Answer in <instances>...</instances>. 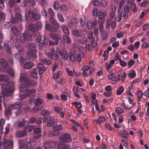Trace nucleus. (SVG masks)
Instances as JSON below:
<instances>
[{
	"instance_id": "38",
	"label": "nucleus",
	"mask_w": 149,
	"mask_h": 149,
	"mask_svg": "<svg viewBox=\"0 0 149 149\" xmlns=\"http://www.w3.org/2000/svg\"><path fill=\"white\" fill-rule=\"evenodd\" d=\"M43 107L41 106L40 107H38V106L35 105L31 109V111L34 113H37L40 110V109Z\"/></svg>"
},
{
	"instance_id": "8",
	"label": "nucleus",
	"mask_w": 149,
	"mask_h": 149,
	"mask_svg": "<svg viewBox=\"0 0 149 149\" xmlns=\"http://www.w3.org/2000/svg\"><path fill=\"white\" fill-rule=\"evenodd\" d=\"M57 143V141H46L44 143L43 147L47 149V148H50L54 147Z\"/></svg>"
},
{
	"instance_id": "45",
	"label": "nucleus",
	"mask_w": 149,
	"mask_h": 149,
	"mask_svg": "<svg viewBox=\"0 0 149 149\" xmlns=\"http://www.w3.org/2000/svg\"><path fill=\"white\" fill-rule=\"evenodd\" d=\"M11 22L13 24H17L18 23H20L21 21L18 20L15 17H12L11 19Z\"/></svg>"
},
{
	"instance_id": "60",
	"label": "nucleus",
	"mask_w": 149,
	"mask_h": 149,
	"mask_svg": "<svg viewBox=\"0 0 149 149\" xmlns=\"http://www.w3.org/2000/svg\"><path fill=\"white\" fill-rule=\"evenodd\" d=\"M131 8L133 12H135L137 10V8L135 4L131 3Z\"/></svg>"
},
{
	"instance_id": "62",
	"label": "nucleus",
	"mask_w": 149,
	"mask_h": 149,
	"mask_svg": "<svg viewBox=\"0 0 149 149\" xmlns=\"http://www.w3.org/2000/svg\"><path fill=\"white\" fill-rule=\"evenodd\" d=\"M49 111L47 110H43L41 111L42 115L44 116H47L49 114Z\"/></svg>"
},
{
	"instance_id": "10",
	"label": "nucleus",
	"mask_w": 149,
	"mask_h": 149,
	"mask_svg": "<svg viewBox=\"0 0 149 149\" xmlns=\"http://www.w3.org/2000/svg\"><path fill=\"white\" fill-rule=\"evenodd\" d=\"M43 122L46 120H47L46 125L48 127H51L54 125L55 123V120L54 119L52 118H49L47 119V118L45 117L44 118H43Z\"/></svg>"
},
{
	"instance_id": "55",
	"label": "nucleus",
	"mask_w": 149,
	"mask_h": 149,
	"mask_svg": "<svg viewBox=\"0 0 149 149\" xmlns=\"http://www.w3.org/2000/svg\"><path fill=\"white\" fill-rule=\"evenodd\" d=\"M62 72L61 71H59L58 72L53 75V77L54 79H56L58 78Z\"/></svg>"
},
{
	"instance_id": "26",
	"label": "nucleus",
	"mask_w": 149,
	"mask_h": 149,
	"mask_svg": "<svg viewBox=\"0 0 149 149\" xmlns=\"http://www.w3.org/2000/svg\"><path fill=\"white\" fill-rule=\"evenodd\" d=\"M22 106V104L20 102H16L11 105V108L12 109H18L20 108Z\"/></svg>"
},
{
	"instance_id": "40",
	"label": "nucleus",
	"mask_w": 149,
	"mask_h": 149,
	"mask_svg": "<svg viewBox=\"0 0 149 149\" xmlns=\"http://www.w3.org/2000/svg\"><path fill=\"white\" fill-rule=\"evenodd\" d=\"M41 62L44 64L47 65H50L51 62L49 59L47 58H44L41 60Z\"/></svg>"
},
{
	"instance_id": "17",
	"label": "nucleus",
	"mask_w": 149,
	"mask_h": 149,
	"mask_svg": "<svg viewBox=\"0 0 149 149\" xmlns=\"http://www.w3.org/2000/svg\"><path fill=\"white\" fill-rule=\"evenodd\" d=\"M59 53L61 57L62 58L65 60H67L68 57V53L66 51L61 50L60 51L58 52Z\"/></svg>"
},
{
	"instance_id": "36",
	"label": "nucleus",
	"mask_w": 149,
	"mask_h": 149,
	"mask_svg": "<svg viewBox=\"0 0 149 149\" xmlns=\"http://www.w3.org/2000/svg\"><path fill=\"white\" fill-rule=\"evenodd\" d=\"M33 66V64L31 62H28L24 65V67L26 69L31 68Z\"/></svg>"
},
{
	"instance_id": "48",
	"label": "nucleus",
	"mask_w": 149,
	"mask_h": 149,
	"mask_svg": "<svg viewBox=\"0 0 149 149\" xmlns=\"http://www.w3.org/2000/svg\"><path fill=\"white\" fill-rule=\"evenodd\" d=\"M72 105H75V107L76 108L79 109L82 107V105L80 103L78 102H72Z\"/></svg>"
},
{
	"instance_id": "30",
	"label": "nucleus",
	"mask_w": 149,
	"mask_h": 149,
	"mask_svg": "<svg viewBox=\"0 0 149 149\" xmlns=\"http://www.w3.org/2000/svg\"><path fill=\"white\" fill-rule=\"evenodd\" d=\"M128 76L130 78L132 79L136 76V73L135 71L132 70L130 71L128 74Z\"/></svg>"
},
{
	"instance_id": "34",
	"label": "nucleus",
	"mask_w": 149,
	"mask_h": 149,
	"mask_svg": "<svg viewBox=\"0 0 149 149\" xmlns=\"http://www.w3.org/2000/svg\"><path fill=\"white\" fill-rule=\"evenodd\" d=\"M5 123V120L3 119H0V133H2L3 126Z\"/></svg>"
},
{
	"instance_id": "2",
	"label": "nucleus",
	"mask_w": 149,
	"mask_h": 149,
	"mask_svg": "<svg viewBox=\"0 0 149 149\" xmlns=\"http://www.w3.org/2000/svg\"><path fill=\"white\" fill-rule=\"evenodd\" d=\"M27 86H26L25 84L21 85L19 89L20 91L23 92L20 93L19 96L22 98H26L28 97H29L31 95L35 93L36 90L34 89L28 90Z\"/></svg>"
},
{
	"instance_id": "44",
	"label": "nucleus",
	"mask_w": 149,
	"mask_h": 149,
	"mask_svg": "<svg viewBox=\"0 0 149 149\" xmlns=\"http://www.w3.org/2000/svg\"><path fill=\"white\" fill-rule=\"evenodd\" d=\"M53 8L54 10H57L60 8L59 2L57 1H55L53 4Z\"/></svg>"
},
{
	"instance_id": "27",
	"label": "nucleus",
	"mask_w": 149,
	"mask_h": 149,
	"mask_svg": "<svg viewBox=\"0 0 149 149\" xmlns=\"http://www.w3.org/2000/svg\"><path fill=\"white\" fill-rule=\"evenodd\" d=\"M124 90V87L122 86H119L117 89L116 94L118 95H120L123 92Z\"/></svg>"
},
{
	"instance_id": "35",
	"label": "nucleus",
	"mask_w": 149,
	"mask_h": 149,
	"mask_svg": "<svg viewBox=\"0 0 149 149\" xmlns=\"http://www.w3.org/2000/svg\"><path fill=\"white\" fill-rule=\"evenodd\" d=\"M72 91L74 92V95L77 97L79 98V95L78 93V87L77 86L74 87L73 88Z\"/></svg>"
},
{
	"instance_id": "14",
	"label": "nucleus",
	"mask_w": 149,
	"mask_h": 149,
	"mask_svg": "<svg viewBox=\"0 0 149 149\" xmlns=\"http://www.w3.org/2000/svg\"><path fill=\"white\" fill-rule=\"evenodd\" d=\"M29 79L26 75L22 74L20 76L19 81L25 84L26 82Z\"/></svg>"
},
{
	"instance_id": "24",
	"label": "nucleus",
	"mask_w": 149,
	"mask_h": 149,
	"mask_svg": "<svg viewBox=\"0 0 149 149\" xmlns=\"http://www.w3.org/2000/svg\"><path fill=\"white\" fill-rule=\"evenodd\" d=\"M15 58L17 60H19L21 63H23L24 61V59L22 56V55L19 53H15Z\"/></svg>"
},
{
	"instance_id": "47",
	"label": "nucleus",
	"mask_w": 149,
	"mask_h": 149,
	"mask_svg": "<svg viewBox=\"0 0 149 149\" xmlns=\"http://www.w3.org/2000/svg\"><path fill=\"white\" fill-rule=\"evenodd\" d=\"M101 32V35L102 39L103 40L106 39L108 38L107 32L105 31H104Z\"/></svg>"
},
{
	"instance_id": "57",
	"label": "nucleus",
	"mask_w": 149,
	"mask_h": 149,
	"mask_svg": "<svg viewBox=\"0 0 149 149\" xmlns=\"http://www.w3.org/2000/svg\"><path fill=\"white\" fill-rule=\"evenodd\" d=\"M137 96L138 98H141L143 95L142 91L140 90H138L136 92Z\"/></svg>"
},
{
	"instance_id": "63",
	"label": "nucleus",
	"mask_w": 149,
	"mask_h": 149,
	"mask_svg": "<svg viewBox=\"0 0 149 149\" xmlns=\"http://www.w3.org/2000/svg\"><path fill=\"white\" fill-rule=\"evenodd\" d=\"M92 3L93 6H100V2L98 0L93 1Z\"/></svg>"
},
{
	"instance_id": "39",
	"label": "nucleus",
	"mask_w": 149,
	"mask_h": 149,
	"mask_svg": "<svg viewBox=\"0 0 149 149\" xmlns=\"http://www.w3.org/2000/svg\"><path fill=\"white\" fill-rule=\"evenodd\" d=\"M79 41L81 44H85L87 42L88 39L85 36H83L79 39Z\"/></svg>"
},
{
	"instance_id": "3",
	"label": "nucleus",
	"mask_w": 149,
	"mask_h": 149,
	"mask_svg": "<svg viewBox=\"0 0 149 149\" xmlns=\"http://www.w3.org/2000/svg\"><path fill=\"white\" fill-rule=\"evenodd\" d=\"M0 70L3 72H6L11 76H14L15 72L11 68H8L7 62L2 58H0Z\"/></svg>"
},
{
	"instance_id": "7",
	"label": "nucleus",
	"mask_w": 149,
	"mask_h": 149,
	"mask_svg": "<svg viewBox=\"0 0 149 149\" xmlns=\"http://www.w3.org/2000/svg\"><path fill=\"white\" fill-rule=\"evenodd\" d=\"M62 129V126L60 124L59 125H56L53 128V132L52 134L54 136H57L60 134V131Z\"/></svg>"
},
{
	"instance_id": "56",
	"label": "nucleus",
	"mask_w": 149,
	"mask_h": 149,
	"mask_svg": "<svg viewBox=\"0 0 149 149\" xmlns=\"http://www.w3.org/2000/svg\"><path fill=\"white\" fill-rule=\"evenodd\" d=\"M121 17H123L124 19H127L128 18L127 13V12L123 11L120 13Z\"/></svg>"
},
{
	"instance_id": "21",
	"label": "nucleus",
	"mask_w": 149,
	"mask_h": 149,
	"mask_svg": "<svg viewBox=\"0 0 149 149\" xmlns=\"http://www.w3.org/2000/svg\"><path fill=\"white\" fill-rule=\"evenodd\" d=\"M70 98V95L69 93L67 92H63L62 94H61V99L63 101H66L67 100V97Z\"/></svg>"
},
{
	"instance_id": "13",
	"label": "nucleus",
	"mask_w": 149,
	"mask_h": 149,
	"mask_svg": "<svg viewBox=\"0 0 149 149\" xmlns=\"http://www.w3.org/2000/svg\"><path fill=\"white\" fill-rule=\"evenodd\" d=\"M43 39L42 40L41 37H38L35 40V41L38 43V45L39 46H43L45 45V41L46 39L45 38V37H44Z\"/></svg>"
},
{
	"instance_id": "61",
	"label": "nucleus",
	"mask_w": 149,
	"mask_h": 149,
	"mask_svg": "<svg viewBox=\"0 0 149 149\" xmlns=\"http://www.w3.org/2000/svg\"><path fill=\"white\" fill-rule=\"evenodd\" d=\"M106 120L105 118L103 116H100L98 118L97 121L99 122L100 123H103Z\"/></svg>"
},
{
	"instance_id": "43",
	"label": "nucleus",
	"mask_w": 149,
	"mask_h": 149,
	"mask_svg": "<svg viewBox=\"0 0 149 149\" xmlns=\"http://www.w3.org/2000/svg\"><path fill=\"white\" fill-rule=\"evenodd\" d=\"M29 50L36 51V45L34 43H31L29 46Z\"/></svg>"
},
{
	"instance_id": "42",
	"label": "nucleus",
	"mask_w": 149,
	"mask_h": 149,
	"mask_svg": "<svg viewBox=\"0 0 149 149\" xmlns=\"http://www.w3.org/2000/svg\"><path fill=\"white\" fill-rule=\"evenodd\" d=\"M63 38L65 42L68 44H70L71 42L70 38L67 36H63Z\"/></svg>"
},
{
	"instance_id": "59",
	"label": "nucleus",
	"mask_w": 149,
	"mask_h": 149,
	"mask_svg": "<svg viewBox=\"0 0 149 149\" xmlns=\"http://www.w3.org/2000/svg\"><path fill=\"white\" fill-rule=\"evenodd\" d=\"M60 142H58L57 148L59 149H65L66 146L64 145L61 144Z\"/></svg>"
},
{
	"instance_id": "54",
	"label": "nucleus",
	"mask_w": 149,
	"mask_h": 149,
	"mask_svg": "<svg viewBox=\"0 0 149 149\" xmlns=\"http://www.w3.org/2000/svg\"><path fill=\"white\" fill-rule=\"evenodd\" d=\"M84 17H82L80 19V24L81 26H84L86 23V20Z\"/></svg>"
},
{
	"instance_id": "32",
	"label": "nucleus",
	"mask_w": 149,
	"mask_h": 149,
	"mask_svg": "<svg viewBox=\"0 0 149 149\" xmlns=\"http://www.w3.org/2000/svg\"><path fill=\"white\" fill-rule=\"evenodd\" d=\"M11 30L13 33L16 36H17L19 35V30L15 26H13L12 27Z\"/></svg>"
},
{
	"instance_id": "15",
	"label": "nucleus",
	"mask_w": 149,
	"mask_h": 149,
	"mask_svg": "<svg viewBox=\"0 0 149 149\" xmlns=\"http://www.w3.org/2000/svg\"><path fill=\"white\" fill-rule=\"evenodd\" d=\"M37 84L36 80L30 79H29L26 82L25 85L27 87H33Z\"/></svg>"
},
{
	"instance_id": "53",
	"label": "nucleus",
	"mask_w": 149,
	"mask_h": 149,
	"mask_svg": "<svg viewBox=\"0 0 149 149\" xmlns=\"http://www.w3.org/2000/svg\"><path fill=\"white\" fill-rule=\"evenodd\" d=\"M54 109L55 112L58 113H59L62 111V108L58 106L54 107Z\"/></svg>"
},
{
	"instance_id": "31",
	"label": "nucleus",
	"mask_w": 149,
	"mask_h": 149,
	"mask_svg": "<svg viewBox=\"0 0 149 149\" xmlns=\"http://www.w3.org/2000/svg\"><path fill=\"white\" fill-rule=\"evenodd\" d=\"M27 131L26 130L19 131L17 133V136L19 137L24 136L27 135Z\"/></svg>"
},
{
	"instance_id": "51",
	"label": "nucleus",
	"mask_w": 149,
	"mask_h": 149,
	"mask_svg": "<svg viewBox=\"0 0 149 149\" xmlns=\"http://www.w3.org/2000/svg\"><path fill=\"white\" fill-rule=\"evenodd\" d=\"M107 1L106 0H102L100 2V6H102L103 7L107 6Z\"/></svg>"
},
{
	"instance_id": "9",
	"label": "nucleus",
	"mask_w": 149,
	"mask_h": 149,
	"mask_svg": "<svg viewBox=\"0 0 149 149\" xmlns=\"http://www.w3.org/2000/svg\"><path fill=\"white\" fill-rule=\"evenodd\" d=\"M97 24V22L96 20L93 22L91 20L88 21L87 23V27L89 29L95 28Z\"/></svg>"
},
{
	"instance_id": "19",
	"label": "nucleus",
	"mask_w": 149,
	"mask_h": 149,
	"mask_svg": "<svg viewBox=\"0 0 149 149\" xmlns=\"http://www.w3.org/2000/svg\"><path fill=\"white\" fill-rule=\"evenodd\" d=\"M43 102V100L42 99L39 98H37L33 100V103L35 105L38 106L40 105V107L41 106H43L42 105V103Z\"/></svg>"
},
{
	"instance_id": "12",
	"label": "nucleus",
	"mask_w": 149,
	"mask_h": 149,
	"mask_svg": "<svg viewBox=\"0 0 149 149\" xmlns=\"http://www.w3.org/2000/svg\"><path fill=\"white\" fill-rule=\"evenodd\" d=\"M49 21L50 23L54 27V29H57L59 28V24L56 22L53 17H49Z\"/></svg>"
},
{
	"instance_id": "11",
	"label": "nucleus",
	"mask_w": 149,
	"mask_h": 149,
	"mask_svg": "<svg viewBox=\"0 0 149 149\" xmlns=\"http://www.w3.org/2000/svg\"><path fill=\"white\" fill-rule=\"evenodd\" d=\"M69 26L71 28L77 27V22L76 19L72 18L68 23Z\"/></svg>"
},
{
	"instance_id": "52",
	"label": "nucleus",
	"mask_w": 149,
	"mask_h": 149,
	"mask_svg": "<svg viewBox=\"0 0 149 149\" xmlns=\"http://www.w3.org/2000/svg\"><path fill=\"white\" fill-rule=\"evenodd\" d=\"M119 61L120 65L123 67H125L127 66V64L126 62L122 60L120 58H119Z\"/></svg>"
},
{
	"instance_id": "18",
	"label": "nucleus",
	"mask_w": 149,
	"mask_h": 149,
	"mask_svg": "<svg viewBox=\"0 0 149 149\" xmlns=\"http://www.w3.org/2000/svg\"><path fill=\"white\" fill-rule=\"evenodd\" d=\"M38 70L40 74H42L46 68L44 65L41 63H39L38 65Z\"/></svg>"
},
{
	"instance_id": "49",
	"label": "nucleus",
	"mask_w": 149,
	"mask_h": 149,
	"mask_svg": "<svg viewBox=\"0 0 149 149\" xmlns=\"http://www.w3.org/2000/svg\"><path fill=\"white\" fill-rule=\"evenodd\" d=\"M15 47L16 49L18 50V52L21 53L23 52V48L20 45L16 44Z\"/></svg>"
},
{
	"instance_id": "23",
	"label": "nucleus",
	"mask_w": 149,
	"mask_h": 149,
	"mask_svg": "<svg viewBox=\"0 0 149 149\" xmlns=\"http://www.w3.org/2000/svg\"><path fill=\"white\" fill-rule=\"evenodd\" d=\"M31 17L35 20H38L41 18L40 14L34 13H31Z\"/></svg>"
},
{
	"instance_id": "46",
	"label": "nucleus",
	"mask_w": 149,
	"mask_h": 149,
	"mask_svg": "<svg viewBox=\"0 0 149 149\" xmlns=\"http://www.w3.org/2000/svg\"><path fill=\"white\" fill-rule=\"evenodd\" d=\"M69 56L70 60L73 62L75 61L76 60V57L73 54L72 52H70L69 53Z\"/></svg>"
},
{
	"instance_id": "37",
	"label": "nucleus",
	"mask_w": 149,
	"mask_h": 149,
	"mask_svg": "<svg viewBox=\"0 0 149 149\" xmlns=\"http://www.w3.org/2000/svg\"><path fill=\"white\" fill-rule=\"evenodd\" d=\"M55 52V49L54 48L51 49V52H48L47 55L49 57L51 58H53L54 56V54Z\"/></svg>"
},
{
	"instance_id": "41",
	"label": "nucleus",
	"mask_w": 149,
	"mask_h": 149,
	"mask_svg": "<svg viewBox=\"0 0 149 149\" xmlns=\"http://www.w3.org/2000/svg\"><path fill=\"white\" fill-rule=\"evenodd\" d=\"M25 125L24 119H22L18 121V125L19 127H24Z\"/></svg>"
},
{
	"instance_id": "4",
	"label": "nucleus",
	"mask_w": 149,
	"mask_h": 149,
	"mask_svg": "<svg viewBox=\"0 0 149 149\" xmlns=\"http://www.w3.org/2000/svg\"><path fill=\"white\" fill-rule=\"evenodd\" d=\"M73 35L77 37H80L81 36L85 35L86 33V28H82L79 29H74L72 31Z\"/></svg>"
},
{
	"instance_id": "22",
	"label": "nucleus",
	"mask_w": 149,
	"mask_h": 149,
	"mask_svg": "<svg viewBox=\"0 0 149 149\" xmlns=\"http://www.w3.org/2000/svg\"><path fill=\"white\" fill-rule=\"evenodd\" d=\"M49 36L54 40L56 41V42H58L59 40H61L60 36H57L55 34H50Z\"/></svg>"
},
{
	"instance_id": "16",
	"label": "nucleus",
	"mask_w": 149,
	"mask_h": 149,
	"mask_svg": "<svg viewBox=\"0 0 149 149\" xmlns=\"http://www.w3.org/2000/svg\"><path fill=\"white\" fill-rule=\"evenodd\" d=\"M27 54L29 59L33 58V59L37 57L36 54V51L33 50H29L27 52Z\"/></svg>"
},
{
	"instance_id": "29",
	"label": "nucleus",
	"mask_w": 149,
	"mask_h": 149,
	"mask_svg": "<svg viewBox=\"0 0 149 149\" xmlns=\"http://www.w3.org/2000/svg\"><path fill=\"white\" fill-rule=\"evenodd\" d=\"M11 142L9 140H4L3 142L2 146L3 148H6L8 147L11 144Z\"/></svg>"
},
{
	"instance_id": "28",
	"label": "nucleus",
	"mask_w": 149,
	"mask_h": 149,
	"mask_svg": "<svg viewBox=\"0 0 149 149\" xmlns=\"http://www.w3.org/2000/svg\"><path fill=\"white\" fill-rule=\"evenodd\" d=\"M29 28L31 31L33 32L38 30V27L35 24H30L29 26Z\"/></svg>"
},
{
	"instance_id": "58",
	"label": "nucleus",
	"mask_w": 149,
	"mask_h": 149,
	"mask_svg": "<svg viewBox=\"0 0 149 149\" xmlns=\"http://www.w3.org/2000/svg\"><path fill=\"white\" fill-rule=\"evenodd\" d=\"M40 5L43 7H46L47 6V3L46 0H41L40 3Z\"/></svg>"
},
{
	"instance_id": "64",
	"label": "nucleus",
	"mask_w": 149,
	"mask_h": 149,
	"mask_svg": "<svg viewBox=\"0 0 149 149\" xmlns=\"http://www.w3.org/2000/svg\"><path fill=\"white\" fill-rule=\"evenodd\" d=\"M57 17L58 20L61 22H63L64 21V19L63 18L62 15L61 14L58 13L57 14Z\"/></svg>"
},
{
	"instance_id": "1",
	"label": "nucleus",
	"mask_w": 149,
	"mask_h": 149,
	"mask_svg": "<svg viewBox=\"0 0 149 149\" xmlns=\"http://www.w3.org/2000/svg\"><path fill=\"white\" fill-rule=\"evenodd\" d=\"M9 77L5 75H0V81L3 82L1 83L2 93L4 99L6 97L11 96L13 92L14 91L13 83L12 82H9Z\"/></svg>"
},
{
	"instance_id": "33",
	"label": "nucleus",
	"mask_w": 149,
	"mask_h": 149,
	"mask_svg": "<svg viewBox=\"0 0 149 149\" xmlns=\"http://www.w3.org/2000/svg\"><path fill=\"white\" fill-rule=\"evenodd\" d=\"M61 29L64 33L67 34H69V30L68 27L64 25L61 26Z\"/></svg>"
},
{
	"instance_id": "5",
	"label": "nucleus",
	"mask_w": 149,
	"mask_h": 149,
	"mask_svg": "<svg viewBox=\"0 0 149 149\" xmlns=\"http://www.w3.org/2000/svg\"><path fill=\"white\" fill-rule=\"evenodd\" d=\"M29 31L25 32L22 34L23 38L22 36L20 37V40L21 42L24 43L25 40H31L32 34H29Z\"/></svg>"
},
{
	"instance_id": "20",
	"label": "nucleus",
	"mask_w": 149,
	"mask_h": 149,
	"mask_svg": "<svg viewBox=\"0 0 149 149\" xmlns=\"http://www.w3.org/2000/svg\"><path fill=\"white\" fill-rule=\"evenodd\" d=\"M38 72H39L38 70L36 68H35L32 69L31 73V77L34 79H38L37 75L38 74Z\"/></svg>"
},
{
	"instance_id": "50",
	"label": "nucleus",
	"mask_w": 149,
	"mask_h": 149,
	"mask_svg": "<svg viewBox=\"0 0 149 149\" xmlns=\"http://www.w3.org/2000/svg\"><path fill=\"white\" fill-rule=\"evenodd\" d=\"M135 61L133 60H130L128 62V68H130L135 63Z\"/></svg>"
},
{
	"instance_id": "25",
	"label": "nucleus",
	"mask_w": 149,
	"mask_h": 149,
	"mask_svg": "<svg viewBox=\"0 0 149 149\" xmlns=\"http://www.w3.org/2000/svg\"><path fill=\"white\" fill-rule=\"evenodd\" d=\"M45 28L47 30L51 32H54L57 30L56 29H54V27L52 26L47 23H46L45 25Z\"/></svg>"
},
{
	"instance_id": "6",
	"label": "nucleus",
	"mask_w": 149,
	"mask_h": 149,
	"mask_svg": "<svg viewBox=\"0 0 149 149\" xmlns=\"http://www.w3.org/2000/svg\"><path fill=\"white\" fill-rule=\"evenodd\" d=\"M59 139L61 141L63 142H69L72 141L70 135L67 133L62 134L60 136Z\"/></svg>"
}]
</instances>
